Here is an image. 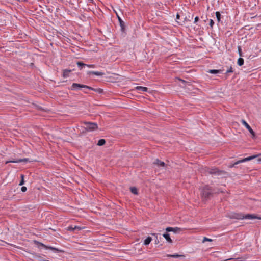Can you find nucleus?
Returning a JSON list of instances; mask_svg holds the SVG:
<instances>
[{"mask_svg":"<svg viewBox=\"0 0 261 261\" xmlns=\"http://www.w3.org/2000/svg\"><path fill=\"white\" fill-rule=\"evenodd\" d=\"M84 126L82 127L81 132L85 133L87 132H93L98 128V125L96 123L91 122H84Z\"/></svg>","mask_w":261,"mask_h":261,"instance_id":"f257e3e1","label":"nucleus"},{"mask_svg":"<svg viewBox=\"0 0 261 261\" xmlns=\"http://www.w3.org/2000/svg\"><path fill=\"white\" fill-rule=\"evenodd\" d=\"M201 172L205 174V175L210 174L212 175H220L223 171L216 168H209L205 167L201 168Z\"/></svg>","mask_w":261,"mask_h":261,"instance_id":"f03ea898","label":"nucleus"},{"mask_svg":"<svg viewBox=\"0 0 261 261\" xmlns=\"http://www.w3.org/2000/svg\"><path fill=\"white\" fill-rule=\"evenodd\" d=\"M234 218L237 219L243 220V219H248V220H252L254 219H257L259 220H261V217L257 216L254 214H248L246 215H244L242 213L236 214L234 216Z\"/></svg>","mask_w":261,"mask_h":261,"instance_id":"7ed1b4c3","label":"nucleus"},{"mask_svg":"<svg viewBox=\"0 0 261 261\" xmlns=\"http://www.w3.org/2000/svg\"><path fill=\"white\" fill-rule=\"evenodd\" d=\"M201 193L202 197L207 199L212 195V191L210 187L205 186L202 189Z\"/></svg>","mask_w":261,"mask_h":261,"instance_id":"20e7f679","label":"nucleus"},{"mask_svg":"<svg viewBox=\"0 0 261 261\" xmlns=\"http://www.w3.org/2000/svg\"><path fill=\"white\" fill-rule=\"evenodd\" d=\"M257 156V155H252V156H248V157H247V158H244L242 160H240L238 161H237L236 163H234L233 165H232L231 167H234L236 165H237V164H239L240 163H244V162H247V161H250L252 159H255V158H256Z\"/></svg>","mask_w":261,"mask_h":261,"instance_id":"39448f33","label":"nucleus"},{"mask_svg":"<svg viewBox=\"0 0 261 261\" xmlns=\"http://www.w3.org/2000/svg\"><path fill=\"white\" fill-rule=\"evenodd\" d=\"M241 122L242 123V124L248 130V131L253 136V137H254L255 136V133H254V132L252 130L251 127L247 123V122L245 120H244V119H242L241 120Z\"/></svg>","mask_w":261,"mask_h":261,"instance_id":"423d86ee","label":"nucleus"},{"mask_svg":"<svg viewBox=\"0 0 261 261\" xmlns=\"http://www.w3.org/2000/svg\"><path fill=\"white\" fill-rule=\"evenodd\" d=\"M166 231L167 232H173L174 233H179L181 231V228L175 227H168L166 228Z\"/></svg>","mask_w":261,"mask_h":261,"instance_id":"0eeeda50","label":"nucleus"},{"mask_svg":"<svg viewBox=\"0 0 261 261\" xmlns=\"http://www.w3.org/2000/svg\"><path fill=\"white\" fill-rule=\"evenodd\" d=\"M29 161V159L28 158L24 159H20L17 160H12L10 161H6V164H8L9 163H18L20 162H28Z\"/></svg>","mask_w":261,"mask_h":261,"instance_id":"6e6552de","label":"nucleus"},{"mask_svg":"<svg viewBox=\"0 0 261 261\" xmlns=\"http://www.w3.org/2000/svg\"><path fill=\"white\" fill-rule=\"evenodd\" d=\"M41 246H43V247H44L46 249H49L50 250H51L53 251H54L55 252H62V250H59V249L58 248H56L55 247H48L46 245H45L44 244H43V243H39V242H38Z\"/></svg>","mask_w":261,"mask_h":261,"instance_id":"1a4fd4ad","label":"nucleus"},{"mask_svg":"<svg viewBox=\"0 0 261 261\" xmlns=\"http://www.w3.org/2000/svg\"><path fill=\"white\" fill-rule=\"evenodd\" d=\"M117 17L118 19L119 24L121 28V31L122 32H124L125 31V23L122 20L121 17L117 14Z\"/></svg>","mask_w":261,"mask_h":261,"instance_id":"9d476101","label":"nucleus"},{"mask_svg":"<svg viewBox=\"0 0 261 261\" xmlns=\"http://www.w3.org/2000/svg\"><path fill=\"white\" fill-rule=\"evenodd\" d=\"M83 86L82 84H77V83H73L71 87V89L72 90H77L80 88H81Z\"/></svg>","mask_w":261,"mask_h":261,"instance_id":"9b49d317","label":"nucleus"},{"mask_svg":"<svg viewBox=\"0 0 261 261\" xmlns=\"http://www.w3.org/2000/svg\"><path fill=\"white\" fill-rule=\"evenodd\" d=\"M87 74L89 75L93 74L96 76H100L104 74L103 72L99 71H89L87 72Z\"/></svg>","mask_w":261,"mask_h":261,"instance_id":"f8f14e48","label":"nucleus"},{"mask_svg":"<svg viewBox=\"0 0 261 261\" xmlns=\"http://www.w3.org/2000/svg\"><path fill=\"white\" fill-rule=\"evenodd\" d=\"M154 164L157 165L159 167H164L165 166V164L164 162L160 161L159 159H156Z\"/></svg>","mask_w":261,"mask_h":261,"instance_id":"ddd939ff","label":"nucleus"},{"mask_svg":"<svg viewBox=\"0 0 261 261\" xmlns=\"http://www.w3.org/2000/svg\"><path fill=\"white\" fill-rule=\"evenodd\" d=\"M163 236L164 237V238L166 239V240L168 242L170 243H171L172 242V240L170 237V234L168 233H167V232L164 233L163 234Z\"/></svg>","mask_w":261,"mask_h":261,"instance_id":"4468645a","label":"nucleus"},{"mask_svg":"<svg viewBox=\"0 0 261 261\" xmlns=\"http://www.w3.org/2000/svg\"><path fill=\"white\" fill-rule=\"evenodd\" d=\"M207 72L211 74H219L221 73L222 71L220 70L210 69L207 71Z\"/></svg>","mask_w":261,"mask_h":261,"instance_id":"2eb2a0df","label":"nucleus"},{"mask_svg":"<svg viewBox=\"0 0 261 261\" xmlns=\"http://www.w3.org/2000/svg\"><path fill=\"white\" fill-rule=\"evenodd\" d=\"M71 72L70 70L65 69L63 71V76L64 78H66L69 76V74L70 72Z\"/></svg>","mask_w":261,"mask_h":261,"instance_id":"dca6fc26","label":"nucleus"},{"mask_svg":"<svg viewBox=\"0 0 261 261\" xmlns=\"http://www.w3.org/2000/svg\"><path fill=\"white\" fill-rule=\"evenodd\" d=\"M136 89L139 91L146 92L148 90V88L147 87H142V86H137Z\"/></svg>","mask_w":261,"mask_h":261,"instance_id":"f3484780","label":"nucleus"},{"mask_svg":"<svg viewBox=\"0 0 261 261\" xmlns=\"http://www.w3.org/2000/svg\"><path fill=\"white\" fill-rule=\"evenodd\" d=\"M152 241V238L150 237H148L146 239H145L144 241V245H147L150 244L151 241Z\"/></svg>","mask_w":261,"mask_h":261,"instance_id":"a211bd4d","label":"nucleus"},{"mask_svg":"<svg viewBox=\"0 0 261 261\" xmlns=\"http://www.w3.org/2000/svg\"><path fill=\"white\" fill-rule=\"evenodd\" d=\"M106 143V140L103 139H101L98 141L97 145L98 146H102Z\"/></svg>","mask_w":261,"mask_h":261,"instance_id":"6ab92c4d","label":"nucleus"},{"mask_svg":"<svg viewBox=\"0 0 261 261\" xmlns=\"http://www.w3.org/2000/svg\"><path fill=\"white\" fill-rule=\"evenodd\" d=\"M130 191L132 193H133L135 195L138 194V190L135 187H132L130 188Z\"/></svg>","mask_w":261,"mask_h":261,"instance_id":"aec40b11","label":"nucleus"},{"mask_svg":"<svg viewBox=\"0 0 261 261\" xmlns=\"http://www.w3.org/2000/svg\"><path fill=\"white\" fill-rule=\"evenodd\" d=\"M77 66L80 69H82L83 67H86V64L83 63L82 62H77Z\"/></svg>","mask_w":261,"mask_h":261,"instance_id":"412c9836","label":"nucleus"},{"mask_svg":"<svg viewBox=\"0 0 261 261\" xmlns=\"http://www.w3.org/2000/svg\"><path fill=\"white\" fill-rule=\"evenodd\" d=\"M216 18H217V21L218 22H220V21H221V14L219 12L217 11L216 12Z\"/></svg>","mask_w":261,"mask_h":261,"instance_id":"4be33fe9","label":"nucleus"},{"mask_svg":"<svg viewBox=\"0 0 261 261\" xmlns=\"http://www.w3.org/2000/svg\"><path fill=\"white\" fill-rule=\"evenodd\" d=\"M244 59L242 58H239L237 61V64L239 66H242L244 64Z\"/></svg>","mask_w":261,"mask_h":261,"instance_id":"5701e85b","label":"nucleus"},{"mask_svg":"<svg viewBox=\"0 0 261 261\" xmlns=\"http://www.w3.org/2000/svg\"><path fill=\"white\" fill-rule=\"evenodd\" d=\"M167 256L169 257H172V258H178V257L181 256V255H178L177 254H167Z\"/></svg>","mask_w":261,"mask_h":261,"instance_id":"b1692460","label":"nucleus"},{"mask_svg":"<svg viewBox=\"0 0 261 261\" xmlns=\"http://www.w3.org/2000/svg\"><path fill=\"white\" fill-rule=\"evenodd\" d=\"M92 91H94L95 92H96L98 93H103V90L102 89H100V88H97V89H95V88H92Z\"/></svg>","mask_w":261,"mask_h":261,"instance_id":"393cba45","label":"nucleus"},{"mask_svg":"<svg viewBox=\"0 0 261 261\" xmlns=\"http://www.w3.org/2000/svg\"><path fill=\"white\" fill-rule=\"evenodd\" d=\"M20 177H21V180L20 181V183H19V185L20 186H22L24 184V175L23 174H21L20 175Z\"/></svg>","mask_w":261,"mask_h":261,"instance_id":"a878e982","label":"nucleus"},{"mask_svg":"<svg viewBox=\"0 0 261 261\" xmlns=\"http://www.w3.org/2000/svg\"><path fill=\"white\" fill-rule=\"evenodd\" d=\"M205 241L212 242V241H213V240L204 237H203L202 242L204 243Z\"/></svg>","mask_w":261,"mask_h":261,"instance_id":"bb28decb","label":"nucleus"},{"mask_svg":"<svg viewBox=\"0 0 261 261\" xmlns=\"http://www.w3.org/2000/svg\"><path fill=\"white\" fill-rule=\"evenodd\" d=\"M238 50L239 55L240 57L242 56V49L240 46H238Z\"/></svg>","mask_w":261,"mask_h":261,"instance_id":"cd10ccee","label":"nucleus"},{"mask_svg":"<svg viewBox=\"0 0 261 261\" xmlns=\"http://www.w3.org/2000/svg\"><path fill=\"white\" fill-rule=\"evenodd\" d=\"M82 88H84V89H87L91 90H92V88H93L91 87H90V86H87V85H83V86H82Z\"/></svg>","mask_w":261,"mask_h":261,"instance_id":"c85d7f7f","label":"nucleus"},{"mask_svg":"<svg viewBox=\"0 0 261 261\" xmlns=\"http://www.w3.org/2000/svg\"><path fill=\"white\" fill-rule=\"evenodd\" d=\"M214 24V22L212 19H210V25L212 28L213 27V25Z\"/></svg>","mask_w":261,"mask_h":261,"instance_id":"c756f323","label":"nucleus"},{"mask_svg":"<svg viewBox=\"0 0 261 261\" xmlns=\"http://www.w3.org/2000/svg\"><path fill=\"white\" fill-rule=\"evenodd\" d=\"M232 72H233L232 68V67H230V68L226 71V73H231Z\"/></svg>","mask_w":261,"mask_h":261,"instance_id":"7c9ffc66","label":"nucleus"},{"mask_svg":"<svg viewBox=\"0 0 261 261\" xmlns=\"http://www.w3.org/2000/svg\"><path fill=\"white\" fill-rule=\"evenodd\" d=\"M27 187H24V186L22 187H21V191H22V192H25V191H27Z\"/></svg>","mask_w":261,"mask_h":261,"instance_id":"2f4dec72","label":"nucleus"},{"mask_svg":"<svg viewBox=\"0 0 261 261\" xmlns=\"http://www.w3.org/2000/svg\"><path fill=\"white\" fill-rule=\"evenodd\" d=\"M86 66L89 68H94L95 67V65L93 64H86Z\"/></svg>","mask_w":261,"mask_h":261,"instance_id":"473e14b6","label":"nucleus"},{"mask_svg":"<svg viewBox=\"0 0 261 261\" xmlns=\"http://www.w3.org/2000/svg\"><path fill=\"white\" fill-rule=\"evenodd\" d=\"M199 20V17L198 16H196L194 18V23H197Z\"/></svg>","mask_w":261,"mask_h":261,"instance_id":"72a5a7b5","label":"nucleus"},{"mask_svg":"<svg viewBox=\"0 0 261 261\" xmlns=\"http://www.w3.org/2000/svg\"><path fill=\"white\" fill-rule=\"evenodd\" d=\"M180 18V15L179 14H177L176 15V20L177 21V20H178Z\"/></svg>","mask_w":261,"mask_h":261,"instance_id":"f704fd0d","label":"nucleus"},{"mask_svg":"<svg viewBox=\"0 0 261 261\" xmlns=\"http://www.w3.org/2000/svg\"><path fill=\"white\" fill-rule=\"evenodd\" d=\"M88 3H93V0H88Z\"/></svg>","mask_w":261,"mask_h":261,"instance_id":"c9c22d12","label":"nucleus"},{"mask_svg":"<svg viewBox=\"0 0 261 261\" xmlns=\"http://www.w3.org/2000/svg\"><path fill=\"white\" fill-rule=\"evenodd\" d=\"M181 80V81L182 83H185V82H186V81H184V80Z\"/></svg>","mask_w":261,"mask_h":261,"instance_id":"e433bc0d","label":"nucleus"},{"mask_svg":"<svg viewBox=\"0 0 261 261\" xmlns=\"http://www.w3.org/2000/svg\"><path fill=\"white\" fill-rule=\"evenodd\" d=\"M152 235L156 236V234H155V233L152 234ZM156 238H157V236H156Z\"/></svg>","mask_w":261,"mask_h":261,"instance_id":"4c0bfd02","label":"nucleus"},{"mask_svg":"<svg viewBox=\"0 0 261 261\" xmlns=\"http://www.w3.org/2000/svg\"><path fill=\"white\" fill-rule=\"evenodd\" d=\"M84 92L85 93H87L88 92L87 91H84Z\"/></svg>","mask_w":261,"mask_h":261,"instance_id":"58836bf2","label":"nucleus"},{"mask_svg":"<svg viewBox=\"0 0 261 261\" xmlns=\"http://www.w3.org/2000/svg\"><path fill=\"white\" fill-rule=\"evenodd\" d=\"M157 242L158 243V242H159V241H155V243H156V244L157 243Z\"/></svg>","mask_w":261,"mask_h":261,"instance_id":"ea45409f","label":"nucleus"}]
</instances>
